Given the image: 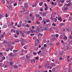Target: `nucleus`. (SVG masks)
<instances>
[{
    "instance_id": "f257e3e1",
    "label": "nucleus",
    "mask_w": 72,
    "mask_h": 72,
    "mask_svg": "<svg viewBox=\"0 0 72 72\" xmlns=\"http://www.w3.org/2000/svg\"><path fill=\"white\" fill-rule=\"evenodd\" d=\"M20 41H21V44L22 45V46H23L24 45V42H25V40L21 38L20 40Z\"/></svg>"
},
{
    "instance_id": "f03ea898",
    "label": "nucleus",
    "mask_w": 72,
    "mask_h": 72,
    "mask_svg": "<svg viewBox=\"0 0 72 72\" xmlns=\"http://www.w3.org/2000/svg\"><path fill=\"white\" fill-rule=\"evenodd\" d=\"M14 63V61H11L9 63V64L10 66H12V65H13V64Z\"/></svg>"
},
{
    "instance_id": "7ed1b4c3",
    "label": "nucleus",
    "mask_w": 72,
    "mask_h": 72,
    "mask_svg": "<svg viewBox=\"0 0 72 72\" xmlns=\"http://www.w3.org/2000/svg\"><path fill=\"white\" fill-rule=\"evenodd\" d=\"M24 6L25 8H28V4L27 3H25L24 4Z\"/></svg>"
},
{
    "instance_id": "20e7f679",
    "label": "nucleus",
    "mask_w": 72,
    "mask_h": 72,
    "mask_svg": "<svg viewBox=\"0 0 72 72\" xmlns=\"http://www.w3.org/2000/svg\"><path fill=\"white\" fill-rule=\"evenodd\" d=\"M72 5V3H69L68 4H66V6L67 7L68 6H69V5Z\"/></svg>"
},
{
    "instance_id": "39448f33",
    "label": "nucleus",
    "mask_w": 72,
    "mask_h": 72,
    "mask_svg": "<svg viewBox=\"0 0 72 72\" xmlns=\"http://www.w3.org/2000/svg\"><path fill=\"white\" fill-rule=\"evenodd\" d=\"M68 21H72V17H69L68 19Z\"/></svg>"
},
{
    "instance_id": "423d86ee",
    "label": "nucleus",
    "mask_w": 72,
    "mask_h": 72,
    "mask_svg": "<svg viewBox=\"0 0 72 72\" xmlns=\"http://www.w3.org/2000/svg\"><path fill=\"white\" fill-rule=\"evenodd\" d=\"M39 4L40 6H42V5H43V2H40L39 3Z\"/></svg>"
},
{
    "instance_id": "0eeeda50",
    "label": "nucleus",
    "mask_w": 72,
    "mask_h": 72,
    "mask_svg": "<svg viewBox=\"0 0 72 72\" xmlns=\"http://www.w3.org/2000/svg\"><path fill=\"white\" fill-rule=\"evenodd\" d=\"M58 20L60 21V22H62V18L61 17H59L58 18Z\"/></svg>"
},
{
    "instance_id": "6e6552de",
    "label": "nucleus",
    "mask_w": 72,
    "mask_h": 72,
    "mask_svg": "<svg viewBox=\"0 0 72 72\" xmlns=\"http://www.w3.org/2000/svg\"><path fill=\"white\" fill-rule=\"evenodd\" d=\"M31 33V31H27L26 32V33L27 35H29L30 33Z\"/></svg>"
},
{
    "instance_id": "1a4fd4ad",
    "label": "nucleus",
    "mask_w": 72,
    "mask_h": 72,
    "mask_svg": "<svg viewBox=\"0 0 72 72\" xmlns=\"http://www.w3.org/2000/svg\"><path fill=\"white\" fill-rule=\"evenodd\" d=\"M53 20V22H57V19H56L55 18H54Z\"/></svg>"
},
{
    "instance_id": "9d476101",
    "label": "nucleus",
    "mask_w": 72,
    "mask_h": 72,
    "mask_svg": "<svg viewBox=\"0 0 72 72\" xmlns=\"http://www.w3.org/2000/svg\"><path fill=\"white\" fill-rule=\"evenodd\" d=\"M51 66L52 67H55V63H52L51 64Z\"/></svg>"
},
{
    "instance_id": "9b49d317",
    "label": "nucleus",
    "mask_w": 72,
    "mask_h": 72,
    "mask_svg": "<svg viewBox=\"0 0 72 72\" xmlns=\"http://www.w3.org/2000/svg\"><path fill=\"white\" fill-rule=\"evenodd\" d=\"M31 32L32 33H34V32H35V30H32V29L31 30Z\"/></svg>"
},
{
    "instance_id": "f8f14e48",
    "label": "nucleus",
    "mask_w": 72,
    "mask_h": 72,
    "mask_svg": "<svg viewBox=\"0 0 72 72\" xmlns=\"http://www.w3.org/2000/svg\"><path fill=\"white\" fill-rule=\"evenodd\" d=\"M64 40H67V37L66 36H65V35H64Z\"/></svg>"
},
{
    "instance_id": "ddd939ff",
    "label": "nucleus",
    "mask_w": 72,
    "mask_h": 72,
    "mask_svg": "<svg viewBox=\"0 0 72 72\" xmlns=\"http://www.w3.org/2000/svg\"><path fill=\"white\" fill-rule=\"evenodd\" d=\"M2 67H4V68H6V67H7V65H6L4 64H3V66H2Z\"/></svg>"
},
{
    "instance_id": "4468645a",
    "label": "nucleus",
    "mask_w": 72,
    "mask_h": 72,
    "mask_svg": "<svg viewBox=\"0 0 72 72\" xmlns=\"http://www.w3.org/2000/svg\"><path fill=\"white\" fill-rule=\"evenodd\" d=\"M33 17V16H32V14H30L29 17L30 18H32Z\"/></svg>"
},
{
    "instance_id": "2eb2a0df",
    "label": "nucleus",
    "mask_w": 72,
    "mask_h": 72,
    "mask_svg": "<svg viewBox=\"0 0 72 72\" xmlns=\"http://www.w3.org/2000/svg\"><path fill=\"white\" fill-rule=\"evenodd\" d=\"M64 24V23H63V22L61 23H60V26H63Z\"/></svg>"
},
{
    "instance_id": "dca6fc26",
    "label": "nucleus",
    "mask_w": 72,
    "mask_h": 72,
    "mask_svg": "<svg viewBox=\"0 0 72 72\" xmlns=\"http://www.w3.org/2000/svg\"><path fill=\"white\" fill-rule=\"evenodd\" d=\"M46 13H42V15H43V17H44L46 15Z\"/></svg>"
},
{
    "instance_id": "f3484780",
    "label": "nucleus",
    "mask_w": 72,
    "mask_h": 72,
    "mask_svg": "<svg viewBox=\"0 0 72 72\" xmlns=\"http://www.w3.org/2000/svg\"><path fill=\"white\" fill-rule=\"evenodd\" d=\"M35 23L36 24H39L40 23V22L36 21Z\"/></svg>"
},
{
    "instance_id": "a211bd4d",
    "label": "nucleus",
    "mask_w": 72,
    "mask_h": 72,
    "mask_svg": "<svg viewBox=\"0 0 72 72\" xmlns=\"http://www.w3.org/2000/svg\"><path fill=\"white\" fill-rule=\"evenodd\" d=\"M32 6L33 8H34V7H36V4H32Z\"/></svg>"
},
{
    "instance_id": "6ab92c4d",
    "label": "nucleus",
    "mask_w": 72,
    "mask_h": 72,
    "mask_svg": "<svg viewBox=\"0 0 72 72\" xmlns=\"http://www.w3.org/2000/svg\"><path fill=\"white\" fill-rule=\"evenodd\" d=\"M18 50H13V53H16V52H17L18 51Z\"/></svg>"
},
{
    "instance_id": "aec40b11",
    "label": "nucleus",
    "mask_w": 72,
    "mask_h": 72,
    "mask_svg": "<svg viewBox=\"0 0 72 72\" xmlns=\"http://www.w3.org/2000/svg\"><path fill=\"white\" fill-rule=\"evenodd\" d=\"M17 32H19V31L18 30L15 31V30H14V33H17Z\"/></svg>"
},
{
    "instance_id": "412c9836",
    "label": "nucleus",
    "mask_w": 72,
    "mask_h": 72,
    "mask_svg": "<svg viewBox=\"0 0 72 72\" xmlns=\"http://www.w3.org/2000/svg\"><path fill=\"white\" fill-rule=\"evenodd\" d=\"M7 27V25L6 24H4L3 26V28H6Z\"/></svg>"
},
{
    "instance_id": "4be33fe9",
    "label": "nucleus",
    "mask_w": 72,
    "mask_h": 72,
    "mask_svg": "<svg viewBox=\"0 0 72 72\" xmlns=\"http://www.w3.org/2000/svg\"><path fill=\"white\" fill-rule=\"evenodd\" d=\"M63 35H61L60 36L59 38L60 39H63Z\"/></svg>"
},
{
    "instance_id": "5701e85b",
    "label": "nucleus",
    "mask_w": 72,
    "mask_h": 72,
    "mask_svg": "<svg viewBox=\"0 0 72 72\" xmlns=\"http://www.w3.org/2000/svg\"><path fill=\"white\" fill-rule=\"evenodd\" d=\"M19 42V40H15L14 41V42Z\"/></svg>"
},
{
    "instance_id": "b1692460",
    "label": "nucleus",
    "mask_w": 72,
    "mask_h": 72,
    "mask_svg": "<svg viewBox=\"0 0 72 72\" xmlns=\"http://www.w3.org/2000/svg\"><path fill=\"white\" fill-rule=\"evenodd\" d=\"M46 22H47V23H48V22H50V20H47L46 21Z\"/></svg>"
},
{
    "instance_id": "393cba45",
    "label": "nucleus",
    "mask_w": 72,
    "mask_h": 72,
    "mask_svg": "<svg viewBox=\"0 0 72 72\" xmlns=\"http://www.w3.org/2000/svg\"><path fill=\"white\" fill-rule=\"evenodd\" d=\"M33 54L34 55H37V53H36L35 52H33Z\"/></svg>"
},
{
    "instance_id": "a878e982",
    "label": "nucleus",
    "mask_w": 72,
    "mask_h": 72,
    "mask_svg": "<svg viewBox=\"0 0 72 72\" xmlns=\"http://www.w3.org/2000/svg\"><path fill=\"white\" fill-rule=\"evenodd\" d=\"M2 2L3 3V4H5V1L4 0H3L2 1Z\"/></svg>"
},
{
    "instance_id": "bb28decb",
    "label": "nucleus",
    "mask_w": 72,
    "mask_h": 72,
    "mask_svg": "<svg viewBox=\"0 0 72 72\" xmlns=\"http://www.w3.org/2000/svg\"><path fill=\"white\" fill-rule=\"evenodd\" d=\"M3 60H5V57L4 56H3L2 58Z\"/></svg>"
},
{
    "instance_id": "cd10ccee",
    "label": "nucleus",
    "mask_w": 72,
    "mask_h": 72,
    "mask_svg": "<svg viewBox=\"0 0 72 72\" xmlns=\"http://www.w3.org/2000/svg\"><path fill=\"white\" fill-rule=\"evenodd\" d=\"M25 27H29V25L28 24H27L26 25H25Z\"/></svg>"
},
{
    "instance_id": "c85d7f7f",
    "label": "nucleus",
    "mask_w": 72,
    "mask_h": 72,
    "mask_svg": "<svg viewBox=\"0 0 72 72\" xmlns=\"http://www.w3.org/2000/svg\"><path fill=\"white\" fill-rule=\"evenodd\" d=\"M36 61V60L35 59H33V60H32V62H34V63L35 62V61Z\"/></svg>"
},
{
    "instance_id": "c756f323",
    "label": "nucleus",
    "mask_w": 72,
    "mask_h": 72,
    "mask_svg": "<svg viewBox=\"0 0 72 72\" xmlns=\"http://www.w3.org/2000/svg\"><path fill=\"white\" fill-rule=\"evenodd\" d=\"M52 40H55V37H54L52 38Z\"/></svg>"
},
{
    "instance_id": "7c9ffc66",
    "label": "nucleus",
    "mask_w": 72,
    "mask_h": 72,
    "mask_svg": "<svg viewBox=\"0 0 72 72\" xmlns=\"http://www.w3.org/2000/svg\"><path fill=\"white\" fill-rule=\"evenodd\" d=\"M35 16H36V17H39L40 16V15L39 14H36L35 15Z\"/></svg>"
},
{
    "instance_id": "2f4dec72",
    "label": "nucleus",
    "mask_w": 72,
    "mask_h": 72,
    "mask_svg": "<svg viewBox=\"0 0 72 72\" xmlns=\"http://www.w3.org/2000/svg\"><path fill=\"white\" fill-rule=\"evenodd\" d=\"M17 3H15L14 4V6H17Z\"/></svg>"
},
{
    "instance_id": "473e14b6",
    "label": "nucleus",
    "mask_w": 72,
    "mask_h": 72,
    "mask_svg": "<svg viewBox=\"0 0 72 72\" xmlns=\"http://www.w3.org/2000/svg\"><path fill=\"white\" fill-rule=\"evenodd\" d=\"M44 67H45V68H46V67H48V65L47 64H46L44 66Z\"/></svg>"
},
{
    "instance_id": "72a5a7b5",
    "label": "nucleus",
    "mask_w": 72,
    "mask_h": 72,
    "mask_svg": "<svg viewBox=\"0 0 72 72\" xmlns=\"http://www.w3.org/2000/svg\"><path fill=\"white\" fill-rule=\"evenodd\" d=\"M14 67L15 68H17L18 67V66L17 65H15L14 66Z\"/></svg>"
},
{
    "instance_id": "f704fd0d",
    "label": "nucleus",
    "mask_w": 72,
    "mask_h": 72,
    "mask_svg": "<svg viewBox=\"0 0 72 72\" xmlns=\"http://www.w3.org/2000/svg\"><path fill=\"white\" fill-rule=\"evenodd\" d=\"M40 11H41V12L43 11V8H41L40 9Z\"/></svg>"
},
{
    "instance_id": "c9c22d12",
    "label": "nucleus",
    "mask_w": 72,
    "mask_h": 72,
    "mask_svg": "<svg viewBox=\"0 0 72 72\" xmlns=\"http://www.w3.org/2000/svg\"><path fill=\"white\" fill-rule=\"evenodd\" d=\"M61 3H64V0H62L61 2Z\"/></svg>"
},
{
    "instance_id": "e433bc0d",
    "label": "nucleus",
    "mask_w": 72,
    "mask_h": 72,
    "mask_svg": "<svg viewBox=\"0 0 72 72\" xmlns=\"http://www.w3.org/2000/svg\"><path fill=\"white\" fill-rule=\"evenodd\" d=\"M21 27V25H17V27L19 28V27Z\"/></svg>"
},
{
    "instance_id": "4c0bfd02",
    "label": "nucleus",
    "mask_w": 72,
    "mask_h": 72,
    "mask_svg": "<svg viewBox=\"0 0 72 72\" xmlns=\"http://www.w3.org/2000/svg\"><path fill=\"white\" fill-rule=\"evenodd\" d=\"M10 50V49H9V48H7V49H6V51H9Z\"/></svg>"
},
{
    "instance_id": "58836bf2",
    "label": "nucleus",
    "mask_w": 72,
    "mask_h": 72,
    "mask_svg": "<svg viewBox=\"0 0 72 72\" xmlns=\"http://www.w3.org/2000/svg\"><path fill=\"white\" fill-rule=\"evenodd\" d=\"M22 26H24V27H26V25H25V24H22Z\"/></svg>"
},
{
    "instance_id": "ea45409f",
    "label": "nucleus",
    "mask_w": 72,
    "mask_h": 72,
    "mask_svg": "<svg viewBox=\"0 0 72 72\" xmlns=\"http://www.w3.org/2000/svg\"><path fill=\"white\" fill-rule=\"evenodd\" d=\"M34 19H35V18H34V17H33L32 19V21H34Z\"/></svg>"
},
{
    "instance_id": "a19ab883",
    "label": "nucleus",
    "mask_w": 72,
    "mask_h": 72,
    "mask_svg": "<svg viewBox=\"0 0 72 72\" xmlns=\"http://www.w3.org/2000/svg\"><path fill=\"white\" fill-rule=\"evenodd\" d=\"M39 19L40 20H41V19H42V17H39Z\"/></svg>"
},
{
    "instance_id": "79ce46f5",
    "label": "nucleus",
    "mask_w": 72,
    "mask_h": 72,
    "mask_svg": "<svg viewBox=\"0 0 72 72\" xmlns=\"http://www.w3.org/2000/svg\"><path fill=\"white\" fill-rule=\"evenodd\" d=\"M67 9H68V8L67 7L65 8L64 9V10H67Z\"/></svg>"
},
{
    "instance_id": "37998d69",
    "label": "nucleus",
    "mask_w": 72,
    "mask_h": 72,
    "mask_svg": "<svg viewBox=\"0 0 72 72\" xmlns=\"http://www.w3.org/2000/svg\"><path fill=\"white\" fill-rule=\"evenodd\" d=\"M41 51H39L38 52H37V53H38V54H40V53H41Z\"/></svg>"
},
{
    "instance_id": "c03bdc74",
    "label": "nucleus",
    "mask_w": 72,
    "mask_h": 72,
    "mask_svg": "<svg viewBox=\"0 0 72 72\" xmlns=\"http://www.w3.org/2000/svg\"><path fill=\"white\" fill-rule=\"evenodd\" d=\"M23 48H24V49H27V47L26 46H24V47H23Z\"/></svg>"
},
{
    "instance_id": "a18cd8bd",
    "label": "nucleus",
    "mask_w": 72,
    "mask_h": 72,
    "mask_svg": "<svg viewBox=\"0 0 72 72\" xmlns=\"http://www.w3.org/2000/svg\"><path fill=\"white\" fill-rule=\"evenodd\" d=\"M30 58V57L29 56H27V55L26 56V58Z\"/></svg>"
},
{
    "instance_id": "49530a36",
    "label": "nucleus",
    "mask_w": 72,
    "mask_h": 72,
    "mask_svg": "<svg viewBox=\"0 0 72 72\" xmlns=\"http://www.w3.org/2000/svg\"><path fill=\"white\" fill-rule=\"evenodd\" d=\"M61 42H62V43L64 44V41H63V40H62L61 41Z\"/></svg>"
},
{
    "instance_id": "de8ad7c7",
    "label": "nucleus",
    "mask_w": 72,
    "mask_h": 72,
    "mask_svg": "<svg viewBox=\"0 0 72 72\" xmlns=\"http://www.w3.org/2000/svg\"><path fill=\"white\" fill-rule=\"evenodd\" d=\"M22 37H24V33H22Z\"/></svg>"
},
{
    "instance_id": "09e8293b",
    "label": "nucleus",
    "mask_w": 72,
    "mask_h": 72,
    "mask_svg": "<svg viewBox=\"0 0 72 72\" xmlns=\"http://www.w3.org/2000/svg\"><path fill=\"white\" fill-rule=\"evenodd\" d=\"M13 55L12 54V53H11L10 54V56L12 57V55Z\"/></svg>"
},
{
    "instance_id": "8fccbe9b",
    "label": "nucleus",
    "mask_w": 72,
    "mask_h": 72,
    "mask_svg": "<svg viewBox=\"0 0 72 72\" xmlns=\"http://www.w3.org/2000/svg\"><path fill=\"white\" fill-rule=\"evenodd\" d=\"M38 67H39V68H41V65L39 66Z\"/></svg>"
},
{
    "instance_id": "3c124183",
    "label": "nucleus",
    "mask_w": 72,
    "mask_h": 72,
    "mask_svg": "<svg viewBox=\"0 0 72 72\" xmlns=\"http://www.w3.org/2000/svg\"><path fill=\"white\" fill-rule=\"evenodd\" d=\"M44 4L45 6H46H46H47V4H46V3H45Z\"/></svg>"
},
{
    "instance_id": "603ef678",
    "label": "nucleus",
    "mask_w": 72,
    "mask_h": 72,
    "mask_svg": "<svg viewBox=\"0 0 72 72\" xmlns=\"http://www.w3.org/2000/svg\"><path fill=\"white\" fill-rule=\"evenodd\" d=\"M30 35L31 36H32V35H35V33H33V34H30Z\"/></svg>"
},
{
    "instance_id": "864d4df0",
    "label": "nucleus",
    "mask_w": 72,
    "mask_h": 72,
    "mask_svg": "<svg viewBox=\"0 0 72 72\" xmlns=\"http://www.w3.org/2000/svg\"><path fill=\"white\" fill-rule=\"evenodd\" d=\"M42 22H44V24H45V23H46V21H45V20H43L42 21Z\"/></svg>"
},
{
    "instance_id": "5fc2aeb1",
    "label": "nucleus",
    "mask_w": 72,
    "mask_h": 72,
    "mask_svg": "<svg viewBox=\"0 0 72 72\" xmlns=\"http://www.w3.org/2000/svg\"><path fill=\"white\" fill-rule=\"evenodd\" d=\"M28 22L29 23H31V21L30 20Z\"/></svg>"
},
{
    "instance_id": "6e6d98bb",
    "label": "nucleus",
    "mask_w": 72,
    "mask_h": 72,
    "mask_svg": "<svg viewBox=\"0 0 72 72\" xmlns=\"http://www.w3.org/2000/svg\"><path fill=\"white\" fill-rule=\"evenodd\" d=\"M72 38V36L71 35H70V39H71Z\"/></svg>"
},
{
    "instance_id": "4d7b16f0",
    "label": "nucleus",
    "mask_w": 72,
    "mask_h": 72,
    "mask_svg": "<svg viewBox=\"0 0 72 72\" xmlns=\"http://www.w3.org/2000/svg\"><path fill=\"white\" fill-rule=\"evenodd\" d=\"M0 55H1L2 56H3V53H2L1 52H0Z\"/></svg>"
},
{
    "instance_id": "13d9d810",
    "label": "nucleus",
    "mask_w": 72,
    "mask_h": 72,
    "mask_svg": "<svg viewBox=\"0 0 72 72\" xmlns=\"http://www.w3.org/2000/svg\"><path fill=\"white\" fill-rule=\"evenodd\" d=\"M12 45H14L15 44V43L14 42H12Z\"/></svg>"
},
{
    "instance_id": "bf43d9fd",
    "label": "nucleus",
    "mask_w": 72,
    "mask_h": 72,
    "mask_svg": "<svg viewBox=\"0 0 72 72\" xmlns=\"http://www.w3.org/2000/svg\"><path fill=\"white\" fill-rule=\"evenodd\" d=\"M52 5H54V3L53 2H51Z\"/></svg>"
},
{
    "instance_id": "052dcab7",
    "label": "nucleus",
    "mask_w": 72,
    "mask_h": 72,
    "mask_svg": "<svg viewBox=\"0 0 72 72\" xmlns=\"http://www.w3.org/2000/svg\"><path fill=\"white\" fill-rule=\"evenodd\" d=\"M15 26H17V22H16L15 23Z\"/></svg>"
},
{
    "instance_id": "680f3d73",
    "label": "nucleus",
    "mask_w": 72,
    "mask_h": 72,
    "mask_svg": "<svg viewBox=\"0 0 72 72\" xmlns=\"http://www.w3.org/2000/svg\"><path fill=\"white\" fill-rule=\"evenodd\" d=\"M43 58H42L41 60H40V62H42V61H43Z\"/></svg>"
},
{
    "instance_id": "e2e57ef3",
    "label": "nucleus",
    "mask_w": 72,
    "mask_h": 72,
    "mask_svg": "<svg viewBox=\"0 0 72 72\" xmlns=\"http://www.w3.org/2000/svg\"><path fill=\"white\" fill-rule=\"evenodd\" d=\"M35 59L37 60V59H38V57H35Z\"/></svg>"
},
{
    "instance_id": "0e129e2a",
    "label": "nucleus",
    "mask_w": 72,
    "mask_h": 72,
    "mask_svg": "<svg viewBox=\"0 0 72 72\" xmlns=\"http://www.w3.org/2000/svg\"><path fill=\"white\" fill-rule=\"evenodd\" d=\"M58 37V35L56 34V37Z\"/></svg>"
},
{
    "instance_id": "69168bd1",
    "label": "nucleus",
    "mask_w": 72,
    "mask_h": 72,
    "mask_svg": "<svg viewBox=\"0 0 72 72\" xmlns=\"http://www.w3.org/2000/svg\"><path fill=\"white\" fill-rule=\"evenodd\" d=\"M45 9L46 10H48V7H46L45 8Z\"/></svg>"
},
{
    "instance_id": "338daca9",
    "label": "nucleus",
    "mask_w": 72,
    "mask_h": 72,
    "mask_svg": "<svg viewBox=\"0 0 72 72\" xmlns=\"http://www.w3.org/2000/svg\"><path fill=\"white\" fill-rule=\"evenodd\" d=\"M36 37H33V39H36Z\"/></svg>"
},
{
    "instance_id": "774afa93",
    "label": "nucleus",
    "mask_w": 72,
    "mask_h": 72,
    "mask_svg": "<svg viewBox=\"0 0 72 72\" xmlns=\"http://www.w3.org/2000/svg\"><path fill=\"white\" fill-rule=\"evenodd\" d=\"M59 60H62V58H61V57H60V58H59Z\"/></svg>"
}]
</instances>
